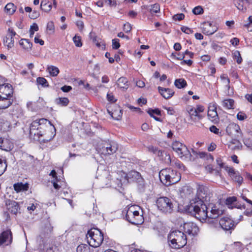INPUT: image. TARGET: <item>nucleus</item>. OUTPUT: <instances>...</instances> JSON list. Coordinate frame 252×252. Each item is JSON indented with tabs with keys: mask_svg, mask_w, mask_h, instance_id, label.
I'll return each instance as SVG.
<instances>
[{
	"mask_svg": "<svg viewBox=\"0 0 252 252\" xmlns=\"http://www.w3.org/2000/svg\"><path fill=\"white\" fill-rule=\"evenodd\" d=\"M197 198L198 201H194V205L190 204L187 209L188 212L193 214L196 218L200 220L209 219L208 208L207 207L205 202H207L208 197L203 187H199L197 189Z\"/></svg>",
	"mask_w": 252,
	"mask_h": 252,
	"instance_id": "f257e3e1",
	"label": "nucleus"
},
{
	"mask_svg": "<svg viewBox=\"0 0 252 252\" xmlns=\"http://www.w3.org/2000/svg\"><path fill=\"white\" fill-rule=\"evenodd\" d=\"M197 198L198 201H194V205L190 204L187 209L188 212L193 214L196 218L200 220L209 219L208 208L207 207L205 202H207L208 197L203 187H199L197 189Z\"/></svg>",
	"mask_w": 252,
	"mask_h": 252,
	"instance_id": "f03ea898",
	"label": "nucleus"
},
{
	"mask_svg": "<svg viewBox=\"0 0 252 252\" xmlns=\"http://www.w3.org/2000/svg\"><path fill=\"white\" fill-rule=\"evenodd\" d=\"M140 208L138 206H127L122 212L123 215H125L126 220L132 224L138 225L144 222V218L140 214L139 210Z\"/></svg>",
	"mask_w": 252,
	"mask_h": 252,
	"instance_id": "7ed1b4c3",
	"label": "nucleus"
},
{
	"mask_svg": "<svg viewBox=\"0 0 252 252\" xmlns=\"http://www.w3.org/2000/svg\"><path fill=\"white\" fill-rule=\"evenodd\" d=\"M168 241L170 246L175 249L184 247L187 243V238L182 231L175 230L170 232L168 236Z\"/></svg>",
	"mask_w": 252,
	"mask_h": 252,
	"instance_id": "20e7f679",
	"label": "nucleus"
},
{
	"mask_svg": "<svg viewBox=\"0 0 252 252\" xmlns=\"http://www.w3.org/2000/svg\"><path fill=\"white\" fill-rule=\"evenodd\" d=\"M159 177L161 182L165 186H169L179 182L181 179V175L170 168H166L159 172Z\"/></svg>",
	"mask_w": 252,
	"mask_h": 252,
	"instance_id": "39448f33",
	"label": "nucleus"
},
{
	"mask_svg": "<svg viewBox=\"0 0 252 252\" xmlns=\"http://www.w3.org/2000/svg\"><path fill=\"white\" fill-rule=\"evenodd\" d=\"M87 242L90 246L97 248L102 244L104 236L103 233L97 228H91L86 235Z\"/></svg>",
	"mask_w": 252,
	"mask_h": 252,
	"instance_id": "423d86ee",
	"label": "nucleus"
},
{
	"mask_svg": "<svg viewBox=\"0 0 252 252\" xmlns=\"http://www.w3.org/2000/svg\"><path fill=\"white\" fill-rule=\"evenodd\" d=\"M47 123L51 125L49 121L43 118L37 119L33 121L30 126V132L31 135H37L39 137L45 135L46 134L44 133V131L42 130L47 126Z\"/></svg>",
	"mask_w": 252,
	"mask_h": 252,
	"instance_id": "0eeeda50",
	"label": "nucleus"
},
{
	"mask_svg": "<svg viewBox=\"0 0 252 252\" xmlns=\"http://www.w3.org/2000/svg\"><path fill=\"white\" fill-rule=\"evenodd\" d=\"M173 150L179 157L183 159L190 160L191 155L186 145L178 141H174L172 144Z\"/></svg>",
	"mask_w": 252,
	"mask_h": 252,
	"instance_id": "6e6552de",
	"label": "nucleus"
},
{
	"mask_svg": "<svg viewBox=\"0 0 252 252\" xmlns=\"http://www.w3.org/2000/svg\"><path fill=\"white\" fill-rule=\"evenodd\" d=\"M158 209L166 214H170L173 210V205L170 199L166 197H161L157 200Z\"/></svg>",
	"mask_w": 252,
	"mask_h": 252,
	"instance_id": "1a4fd4ad",
	"label": "nucleus"
},
{
	"mask_svg": "<svg viewBox=\"0 0 252 252\" xmlns=\"http://www.w3.org/2000/svg\"><path fill=\"white\" fill-rule=\"evenodd\" d=\"M235 223L233 220L228 217H224L221 218L219 223H215L214 227L219 229L221 228L225 231H228L233 229L235 227Z\"/></svg>",
	"mask_w": 252,
	"mask_h": 252,
	"instance_id": "9d476101",
	"label": "nucleus"
},
{
	"mask_svg": "<svg viewBox=\"0 0 252 252\" xmlns=\"http://www.w3.org/2000/svg\"><path fill=\"white\" fill-rule=\"evenodd\" d=\"M125 178L127 180L131 179L137 182L139 189L141 191H144L145 188L144 181L139 172L136 171H131L125 175Z\"/></svg>",
	"mask_w": 252,
	"mask_h": 252,
	"instance_id": "9b49d317",
	"label": "nucleus"
},
{
	"mask_svg": "<svg viewBox=\"0 0 252 252\" xmlns=\"http://www.w3.org/2000/svg\"><path fill=\"white\" fill-rule=\"evenodd\" d=\"M118 144L115 141H110L102 148L101 153L104 155H112L118 149Z\"/></svg>",
	"mask_w": 252,
	"mask_h": 252,
	"instance_id": "f8f14e48",
	"label": "nucleus"
},
{
	"mask_svg": "<svg viewBox=\"0 0 252 252\" xmlns=\"http://www.w3.org/2000/svg\"><path fill=\"white\" fill-rule=\"evenodd\" d=\"M53 230V227L49 222H47L42 228L38 241L39 243L47 241L46 239L48 238Z\"/></svg>",
	"mask_w": 252,
	"mask_h": 252,
	"instance_id": "ddd939ff",
	"label": "nucleus"
},
{
	"mask_svg": "<svg viewBox=\"0 0 252 252\" xmlns=\"http://www.w3.org/2000/svg\"><path fill=\"white\" fill-rule=\"evenodd\" d=\"M183 229L184 233H187L190 236H195L199 232V228L193 222H187L184 224Z\"/></svg>",
	"mask_w": 252,
	"mask_h": 252,
	"instance_id": "4468645a",
	"label": "nucleus"
},
{
	"mask_svg": "<svg viewBox=\"0 0 252 252\" xmlns=\"http://www.w3.org/2000/svg\"><path fill=\"white\" fill-rule=\"evenodd\" d=\"M223 213V211L220 209L216 205H213L211 207L210 213H209V219L207 221L208 223H212L214 225L215 221L219 216Z\"/></svg>",
	"mask_w": 252,
	"mask_h": 252,
	"instance_id": "2eb2a0df",
	"label": "nucleus"
},
{
	"mask_svg": "<svg viewBox=\"0 0 252 252\" xmlns=\"http://www.w3.org/2000/svg\"><path fill=\"white\" fill-rule=\"evenodd\" d=\"M240 130V126L235 123L230 124L226 128L228 134L235 138H239L242 136Z\"/></svg>",
	"mask_w": 252,
	"mask_h": 252,
	"instance_id": "dca6fc26",
	"label": "nucleus"
},
{
	"mask_svg": "<svg viewBox=\"0 0 252 252\" xmlns=\"http://www.w3.org/2000/svg\"><path fill=\"white\" fill-rule=\"evenodd\" d=\"M12 93V88L11 85L4 84L0 87V98L11 97Z\"/></svg>",
	"mask_w": 252,
	"mask_h": 252,
	"instance_id": "f3484780",
	"label": "nucleus"
},
{
	"mask_svg": "<svg viewBox=\"0 0 252 252\" xmlns=\"http://www.w3.org/2000/svg\"><path fill=\"white\" fill-rule=\"evenodd\" d=\"M208 117L212 122H217L219 120L216 103L210 105L208 107Z\"/></svg>",
	"mask_w": 252,
	"mask_h": 252,
	"instance_id": "a211bd4d",
	"label": "nucleus"
},
{
	"mask_svg": "<svg viewBox=\"0 0 252 252\" xmlns=\"http://www.w3.org/2000/svg\"><path fill=\"white\" fill-rule=\"evenodd\" d=\"M12 240L11 232L10 231H4L0 235V245L7 246L11 243Z\"/></svg>",
	"mask_w": 252,
	"mask_h": 252,
	"instance_id": "6ab92c4d",
	"label": "nucleus"
},
{
	"mask_svg": "<svg viewBox=\"0 0 252 252\" xmlns=\"http://www.w3.org/2000/svg\"><path fill=\"white\" fill-rule=\"evenodd\" d=\"M226 170L234 181L238 183L239 185L242 184L243 180V177L239 175L238 172L235 171L233 168L227 167Z\"/></svg>",
	"mask_w": 252,
	"mask_h": 252,
	"instance_id": "aec40b11",
	"label": "nucleus"
},
{
	"mask_svg": "<svg viewBox=\"0 0 252 252\" xmlns=\"http://www.w3.org/2000/svg\"><path fill=\"white\" fill-rule=\"evenodd\" d=\"M202 32L206 35H211L214 33L217 30L218 28L210 22L205 23L202 26Z\"/></svg>",
	"mask_w": 252,
	"mask_h": 252,
	"instance_id": "412c9836",
	"label": "nucleus"
},
{
	"mask_svg": "<svg viewBox=\"0 0 252 252\" xmlns=\"http://www.w3.org/2000/svg\"><path fill=\"white\" fill-rule=\"evenodd\" d=\"M9 33L7 36L3 39V42L8 49L12 48L14 46V36L16 35V32L13 30H8Z\"/></svg>",
	"mask_w": 252,
	"mask_h": 252,
	"instance_id": "4be33fe9",
	"label": "nucleus"
},
{
	"mask_svg": "<svg viewBox=\"0 0 252 252\" xmlns=\"http://www.w3.org/2000/svg\"><path fill=\"white\" fill-rule=\"evenodd\" d=\"M251 0H234V3L237 9L245 12Z\"/></svg>",
	"mask_w": 252,
	"mask_h": 252,
	"instance_id": "5701e85b",
	"label": "nucleus"
},
{
	"mask_svg": "<svg viewBox=\"0 0 252 252\" xmlns=\"http://www.w3.org/2000/svg\"><path fill=\"white\" fill-rule=\"evenodd\" d=\"M158 90L160 94L165 99H168L171 97L174 92L170 89H166L161 87H158Z\"/></svg>",
	"mask_w": 252,
	"mask_h": 252,
	"instance_id": "b1692460",
	"label": "nucleus"
},
{
	"mask_svg": "<svg viewBox=\"0 0 252 252\" xmlns=\"http://www.w3.org/2000/svg\"><path fill=\"white\" fill-rule=\"evenodd\" d=\"M6 204L9 212L14 214H16L18 213L19 207L17 202L14 201H8Z\"/></svg>",
	"mask_w": 252,
	"mask_h": 252,
	"instance_id": "393cba45",
	"label": "nucleus"
},
{
	"mask_svg": "<svg viewBox=\"0 0 252 252\" xmlns=\"http://www.w3.org/2000/svg\"><path fill=\"white\" fill-rule=\"evenodd\" d=\"M149 150L150 151L153 152L155 154L157 155L158 156L161 158L163 157V155H165V158H167V161H165L167 162H171L170 157L169 155H167L166 153H165L164 151L159 150L156 147H154L153 146L150 147Z\"/></svg>",
	"mask_w": 252,
	"mask_h": 252,
	"instance_id": "a878e982",
	"label": "nucleus"
},
{
	"mask_svg": "<svg viewBox=\"0 0 252 252\" xmlns=\"http://www.w3.org/2000/svg\"><path fill=\"white\" fill-rule=\"evenodd\" d=\"M117 85L118 87L125 91L128 88V81L125 77H120L117 81Z\"/></svg>",
	"mask_w": 252,
	"mask_h": 252,
	"instance_id": "bb28decb",
	"label": "nucleus"
},
{
	"mask_svg": "<svg viewBox=\"0 0 252 252\" xmlns=\"http://www.w3.org/2000/svg\"><path fill=\"white\" fill-rule=\"evenodd\" d=\"M188 112L191 119L195 121L201 118V117L197 112V110L193 107L189 108Z\"/></svg>",
	"mask_w": 252,
	"mask_h": 252,
	"instance_id": "cd10ccee",
	"label": "nucleus"
},
{
	"mask_svg": "<svg viewBox=\"0 0 252 252\" xmlns=\"http://www.w3.org/2000/svg\"><path fill=\"white\" fill-rule=\"evenodd\" d=\"M222 106L226 109H233L234 101L232 99L228 98L223 100L221 102Z\"/></svg>",
	"mask_w": 252,
	"mask_h": 252,
	"instance_id": "c85d7f7f",
	"label": "nucleus"
},
{
	"mask_svg": "<svg viewBox=\"0 0 252 252\" xmlns=\"http://www.w3.org/2000/svg\"><path fill=\"white\" fill-rule=\"evenodd\" d=\"M12 104L10 97L0 98V109H6Z\"/></svg>",
	"mask_w": 252,
	"mask_h": 252,
	"instance_id": "c756f323",
	"label": "nucleus"
},
{
	"mask_svg": "<svg viewBox=\"0 0 252 252\" xmlns=\"http://www.w3.org/2000/svg\"><path fill=\"white\" fill-rule=\"evenodd\" d=\"M47 242V241H46V242H41L40 243V249L45 250V252H54V249H56V248L53 246H48Z\"/></svg>",
	"mask_w": 252,
	"mask_h": 252,
	"instance_id": "7c9ffc66",
	"label": "nucleus"
},
{
	"mask_svg": "<svg viewBox=\"0 0 252 252\" xmlns=\"http://www.w3.org/2000/svg\"><path fill=\"white\" fill-rule=\"evenodd\" d=\"M20 44L28 51L31 50L32 46V43L27 39H22L20 41Z\"/></svg>",
	"mask_w": 252,
	"mask_h": 252,
	"instance_id": "2f4dec72",
	"label": "nucleus"
},
{
	"mask_svg": "<svg viewBox=\"0 0 252 252\" xmlns=\"http://www.w3.org/2000/svg\"><path fill=\"white\" fill-rule=\"evenodd\" d=\"M16 10V6L11 2L7 3L5 7L4 10L8 15H12Z\"/></svg>",
	"mask_w": 252,
	"mask_h": 252,
	"instance_id": "473e14b6",
	"label": "nucleus"
},
{
	"mask_svg": "<svg viewBox=\"0 0 252 252\" xmlns=\"http://www.w3.org/2000/svg\"><path fill=\"white\" fill-rule=\"evenodd\" d=\"M237 201V198L235 196H231L228 197L226 200V204L228 207L230 209L237 207L236 206V202Z\"/></svg>",
	"mask_w": 252,
	"mask_h": 252,
	"instance_id": "72a5a7b5",
	"label": "nucleus"
},
{
	"mask_svg": "<svg viewBox=\"0 0 252 252\" xmlns=\"http://www.w3.org/2000/svg\"><path fill=\"white\" fill-rule=\"evenodd\" d=\"M14 189L15 190L18 192L21 191L27 190L28 186L27 184H24L22 183H18L14 185Z\"/></svg>",
	"mask_w": 252,
	"mask_h": 252,
	"instance_id": "f704fd0d",
	"label": "nucleus"
},
{
	"mask_svg": "<svg viewBox=\"0 0 252 252\" xmlns=\"http://www.w3.org/2000/svg\"><path fill=\"white\" fill-rule=\"evenodd\" d=\"M40 99L39 98L36 102H29L27 103V107L29 109L32 111H37L43 105H39L38 103L40 102Z\"/></svg>",
	"mask_w": 252,
	"mask_h": 252,
	"instance_id": "c9c22d12",
	"label": "nucleus"
},
{
	"mask_svg": "<svg viewBox=\"0 0 252 252\" xmlns=\"http://www.w3.org/2000/svg\"><path fill=\"white\" fill-rule=\"evenodd\" d=\"M47 70L50 75L53 77L57 76L60 72L59 69L54 65L48 66Z\"/></svg>",
	"mask_w": 252,
	"mask_h": 252,
	"instance_id": "e433bc0d",
	"label": "nucleus"
},
{
	"mask_svg": "<svg viewBox=\"0 0 252 252\" xmlns=\"http://www.w3.org/2000/svg\"><path fill=\"white\" fill-rule=\"evenodd\" d=\"M76 252H91L90 246L87 244H81L77 247Z\"/></svg>",
	"mask_w": 252,
	"mask_h": 252,
	"instance_id": "4c0bfd02",
	"label": "nucleus"
},
{
	"mask_svg": "<svg viewBox=\"0 0 252 252\" xmlns=\"http://www.w3.org/2000/svg\"><path fill=\"white\" fill-rule=\"evenodd\" d=\"M174 84L177 88L181 89L187 85V82L183 79H178L175 80Z\"/></svg>",
	"mask_w": 252,
	"mask_h": 252,
	"instance_id": "58836bf2",
	"label": "nucleus"
},
{
	"mask_svg": "<svg viewBox=\"0 0 252 252\" xmlns=\"http://www.w3.org/2000/svg\"><path fill=\"white\" fill-rule=\"evenodd\" d=\"M46 30L48 34H51L55 32V26L53 22L49 21L47 24Z\"/></svg>",
	"mask_w": 252,
	"mask_h": 252,
	"instance_id": "ea45409f",
	"label": "nucleus"
},
{
	"mask_svg": "<svg viewBox=\"0 0 252 252\" xmlns=\"http://www.w3.org/2000/svg\"><path fill=\"white\" fill-rule=\"evenodd\" d=\"M58 104L61 105L63 106H67L69 103V100L66 97H60L56 100Z\"/></svg>",
	"mask_w": 252,
	"mask_h": 252,
	"instance_id": "a19ab883",
	"label": "nucleus"
},
{
	"mask_svg": "<svg viewBox=\"0 0 252 252\" xmlns=\"http://www.w3.org/2000/svg\"><path fill=\"white\" fill-rule=\"evenodd\" d=\"M6 168L7 163L6 160L0 158V176L5 172Z\"/></svg>",
	"mask_w": 252,
	"mask_h": 252,
	"instance_id": "79ce46f5",
	"label": "nucleus"
},
{
	"mask_svg": "<svg viewBox=\"0 0 252 252\" xmlns=\"http://www.w3.org/2000/svg\"><path fill=\"white\" fill-rule=\"evenodd\" d=\"M40 7L42 10L46 12H49L52 8V5L51 4H48L46 2L42 1L40 4Z\"/></svg>",
	"mask_w": 252,
	"mask_h": 252,
	"instance_id": "37998d69",
	"label": "nucleus"
},
{
	"mask_svg": "<svg viewBox=\"0 0 252 252\" xmlns=\"http://www.w3.org/2000/svg\"><path fill=\"white\" fill-rule=\"evenodd\" d=\"M233 59L236 60V62L238 64H240L242 62V58L241 56V54L238 51H235L233 53Z\"/></svg>",
	"mask_w": 252,
	"mask_h": 252,
	"instance_id": "c03bdc74",
	"label": "nucleus"
},
{
	"mask_svg": "<svg viewBox=\"0 0 252 252\" xmlns=\"http://www.w3.org/2000/svg\"><path fill=\"white\" fill-rule=\"evenodd\" d=\"M160 10V7L158 4H154L151 5L150 8V11L152 14L157 13Z\"/></svg>",
	"mask_w": 252,
	"mask_h": 252,
	"instance_id": "a18cd8bd",
	"label": "nucleus"
},
{
	"mask_svg": "<svg viewBox=\"0 0 252 252\" xmlns=\"http://www.w3.org/2000/svg\"><path fill=\"white\" fill-rule=\"evenodd\" d=\"M220 79L223 81V84H224L228 88H229V84L230 80L227 76L225 75H222L220 76Z\"/></svg>",
	"mask_w": 252,
	"mask_h": 252,
	"instance_id": "49530a36",
	"label": "nucleus"
},
{
	"mask_svg": "<svg viewBox=\"0 0 252 252\" xmlns=\"http://www.w3.org/2000/svg\"><path fill=\"white\" fill-rule=\"evenodd\" d=\"M73 42H74L75 45L77 47H81V46H82V43H81V38H80V36H77L75 35L73 38Z\"/></svg>",
	"mask_w": 252,
	"mask_h": 252,
	"instance_id": "de8ad7c7",
	"label": "nucleus"
},
{
	"mask_svg": "<svg viewBox=\"0 0 252 252\" xmlns=\"http://www.w3.org/2000/svg\"><path fill=\"white\" fill-rule=\"evenodd\" d=\"M192 12L195 15L201 14L203 13V9L201 6H197L193 9Z\"/></svg>",
	"mask_w": 252,
	"mask_h": 252,
	"instance_id": "09e8293b",
	"label": "nucleus"
},
{
	"mask_svg": "<svg viewBox=\"0 0 252 252\" xmlns=\"http://www.w3.org/2000/svg\"><path fill=\"white\" fill-rule=\"evenodd\" d=\"M148 113L151 116V117H153L154 114H157L158 115H160L161 112L160 110L158 109H150L148 111Z\"/></svg>",
	"mask_w": 252,
	"mask_h": 252,
	"instance_id": "8fccbe9b",
	"label": "nucleus"
},
{
	"mask_svg": "<svg viewBox=\"0 0 252 252\" xmlns=\"http://www.w3.org/2000/svg\"><path fill=\"white\" fill-rule=\"evenodd\" d=\"M112 48L114 49H118L120 47V44L119 43V40L118 39L115 38L113 39L112 41Z\"/></svg>",
	"mask_w": 252,
	"mask_h": 252,
	"instance_id": "3c124183",
	"label": "nucleus"
},
{
	"mask_svg": "<svg viewBox=\"0 0 252 252\" xmlns=\"http://www.w3.org/2000/svg\"><path fill=\"white\" fill-rule=\"evenodd\" d=\"M36 81L38 84L41 85L43 86H46V84L47 83L46 79L43 77H38Z\"/></svg>",
	"mask_w": 252,
	"mask_h": 252,
	"instance_id": "603ef678",
	"label": "nucleus"
},
{
	"mask_svg": "<svg viewBox=\"0 0 252 252\" xmlns=\"http://www.w3.org/2000/svg\"><path fill=\"white\" fill-rule=\"evenodd\" d=\"M244 144L251 150H252V141L249 138H246L244 140Z\"/></svg>",
	"mask_w": 252,
	"mask_h": 252,
	"instance_id": "864d4df0",
	"label": "nucleus"
},
{
	"mask_svg": "<svg viewBox=\"0 0 252 252\" xmlns=\"http://www.w3.org/2000/svg\"><path fill=\"white\" fill-rule=\"evenodd\" d=\"M184 18H185V15L183 13L177 14L176 15H174L173 16V19L175 21H176V20L181 21V20H183Z\"/></svg>",
	"mask_w": 252,
	"mask_h": 252,
	"instance_id": "5fc2aeb1",
	"label": "nucleus"
},
{
	"mask_svg": "<svg viewBox=\"0 0 252 252\" xmlns=\"http://www.w3.org/2000/svg\"><path fill=\"white\" fill-rule=\"evenodd\" d=\"M131 26L129 23H126L124 25L123 30L125 32L128 33L131 31Z\"/></svg>",
	"mask_w": 252,
	"mask_h": 252,
	"instance_id": "6e6d98bb",
	"label": "nucleus"
},
{
	"mask_svg": "<svg viewBox=\"0 0 252 252\" xmlns=\"http://www.w3.org/2000/svg\"><path fill=\"white\" fill-rule=\"evenodd\" d=\"M39 15H40V14H39V12H38L36 10H34L32 13H31L29 14V17L31 19H34L38 18L39 16Z\"/></svg>",
	"mask_w": 252,
	"mask_h": 252,
	"instance_id": "4d7b16f0",
	"label": "nucleus"
},
{
	"mask_svg": "<svg viewBox=\"0 0 252 252\" xmlns=\"http://www.w3.org/2000/svg\"><path fill=\"white\" fill-rule=\"evenodd\" d=\"M107 98L108 100L111 102H115L117 100L112 93H108L107 95Z\"/></svg>",
	"mask_w": 252,
	"mask_h": 252,
	"instance_id": "13d9d810",
	"label": "nucleus"
},
{
	"mask_svg": "<svg viewBox=\"0 0 252 252\" xmlns=\"http://www.w3.org/2000/svg\"><path fill=\"white\" fill-rule=\"evenodd\" d=\"M181 31L187 33V34H190V33H192L193 32V31L192 30H191V29L188 28V27H182L181 28Z\"/></svg>",
	"mask_w": 252,
	"mask_h": 252,
	"instance_id": "bf43d9fd",
	"label": "nucleus"
},
{
	"mask_svg": "<svg viewBox=\"0 0 252 252\" xmlns=\"http://www.w3.org/2000/svg\"><path fill=\"white\" fill-rule=\"evenodd\" d=\"M93 41L98 47H100L102 45H104L103 43L99 41V39L97 37H94V39H93Z\"/></svg>",
	"mask_w": 252,
	"mask_h": 252,
	"instance_id": "052dcab7",
	"label": "nucleus"
},
{
	"mask_svg": "<svg viewBox=\"0 0 252 252\" xmlns=\"http://www.w3.org/2000/svg\"><path fill=\"white\" fill-rule=\"evenodd\" d=\"M237 117L239 120L242 121L246 118V116L243 113L240 112L237 114Z\"/></svg>",
	"mask_w": 252,
	"mask_h": 252,
	"instance_id": "680f3d73",
	"label": "nucleus"
},
{
	"mask_svg": "<svg viewBox=\"0 0 252 252\" xmlns=\"http://www.w3.org/2000/svg\"><path fill=\"white\" fill-rule=\"evenodd\" d=\"M210 130L215 133V134H219L220 133L219 129L216 126H212L210 127Z\"/></svg>",
	"mask_w": 252,
	"mask_h": 252,
	"instance_id": "e2e57ef3",
	"label": "nucleus"
},
{
	"mask_svg": "<svg viewBox=\"0 0 252 252\" xmlns=\"http://www.w3.org/2000/svg\"><path fill=\"white\" fill-rule=\"evenodd\" d=\"M34 40L35 43H39L41 45H43L44 43V41L43 40L39 39V36L37 35L34 37Z\"/></svg>",
	"mask_w": 252,
	"mask_h": 252,
	"instance_id": "0e129e2a",
	"label": "nucleus"
},
{
	"mask_svg": "<svg viewBox=\"0 0 252 252\" xmlns=\"http://www.w3.org/2000/svg\"><path fill=\"white\" fill-rule=\"evenodd\" d=\"M117 36L119 37L124 38L126 40H128L129 39V37L127 35H125L123 32H120L118 33Z\"/></svg>",
	"mask_w": 252,
	"mask_h": 252,
	"instance_id": "69168bd1",
	"label": "nucleus"
},
{
	"mask_svg": "<svg viewBox=\"0 0 252 252\" xmlns=\"http://www.w3.org/2000/svg\"><path fill=\"white\" fill-rule=\"evenodd\" d=\"M38 26L36 23H33L32 25L31 26L30 30L31 31L33 32H37L38 31Z\"/></svg>",
	"mask_w": 252,
	"mask_h": 252,
	"instance_id": "338daca9",
	"label": "nucleus"
},
{
	"mask_svg": "<svg viewBox=\"0 0 252 252\" xmlns=\"http://www.w3.org/2000/svg\"><path fill=\"white\" fill-rule=\"evenodd\" d=\"M230 42L233 45L236 46L238 44L239 42V40L238 38L236 37H234L231 39Z\"/></svg>",
	"mask_w": 252,
	"mask_h": 252,
	"instance_id": "774afa93",
	"label": "nucleus"
}]
</instances>
